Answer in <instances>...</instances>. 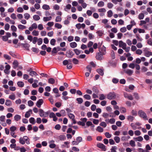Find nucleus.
<instances>
[{
  "instance_id": "1",
  "label": "nucleus",
  "mask_w": 152,
  "mask_h": 152,
  "mask_svg": "<svg viewBox=\"0 0 152 152\" xmlns=\"http://www.w3.org/2000/svg\"><path fill=\"white\" fill-rule=\"evenodd\" d=\"M116 97V94L114 92H109L107 95V98L109 100L114 99Z\"/></svg>"
},
{
  "instance_id": "2",
  "label": "nucleus",
  "mask_w": 152,
  "mask_h": 152,
  "mask_svg": "<svg viewBox=\"0 0 152 152\" xmlns=\"http://www.w3.org/2000/svg\"><path fill=\"white\" fill-rule=\"evenodd\" d=\"M106 53L105 50L103 52L98 53L96 56V59L99 60H102L103 58V55H104Z\"/></svg>"
},
{
  "instance_id": "3",
  "label": "nucleus",
  "mask_w": 152,
  "mask_h": 152,
  "mask_svg": "<svg viewBox=\"0 0 152 152\" xmlns=\"http://www.w3.org/2000/svg\"><path fill=\"white\" fill-rule=\"evenodd\" d=\"M138 114L140 117L143 118L145 120L148 119L146 113L142 110H140L138 111Z\"/></svg>"
},
{
  "instance_id": "4",
  "label": "nucleus",
  "mask_w": 152,
  "mask_h": 152,
  "mask_svg": "<svg viewBox=\"0 0 152 152\" xmlns=\"http://www.w3.org/2000/svg\"><path fill=\"white\" fill-rule=\"evenodd\" d=\"M39 114L40 117H45L48 116L49 113L48 112H44L41 109L39 110Z\"/></svg>"
},
{
  "instance_id": "5",
  "label": "nucleus",
  "mask_w": 152,
  "mask_h": 152,
  "mask_svg": "<svg viewBox=\"0 0 152 152\" xmlns=\"http://www.w3.org/2000/svg\"><path fill=\"white\" fill-rule=\"evenodd\" d=\"M143 51L144 53V55L146 57H149L151 56H152V52L148 50V48H143Z\"/></svg>"
},
{
  "instance_id": "6",
  "label": "nucleus",
  "mask_w": 152,
  "mask_h": 152,
  "mask_svg": "<svg viewBox=\"0 0 152 152\" xmlns=\"http://www.w3.org/2000/svg\"><path fill=\"white\" fill-rule=\"evenodd\" d=\"M6 35L2 36V39L4 41H6L8 40V38L10 37L11 36V34L9 32H6Z\"/></svg>"
},
{
  "instance_id": "7",
  "label": "nucleus",
  "mask_w": 152,
  "mask_h": 152,
  "mask_svg": "<svg viewBox=\"0 0 152 152\" xmlns=\"http://www.w3.org/2000/svg\"><path fill=\"white\" fill-rule=\"evenodd\" d=\"M124 96L125 98H127L130 100H132L133 99V97L131 94H129L126 92L124 93Z\"/></svg>"
},
{
  "instance_id": "8",
  "label": "nucleus",
  "mask_w": 152,
  "mask_h": 152,
  "mask_svg": "<svg viewBox=\"0 0 152 152\" xmlns=\"http://www.w3.org/2000/svg\"><path fill=\"white\" fill-rule=\"evenodd\" d=\"M76 27L79 30L81 28H84L86 26V25L84 23L81 24L78 23L76 24L75 25Z\"/></svg>"
},
{
  "instance_id": "9",
  "label": "nucleus",
  "mask_w": 152,
  "mask_h": 152,
  "mask_svg": "<svg viewBox=\"0 0 152 152\" xmlns=\"http://www.w3.org/2000/svg\"><path fill=\"white\" fill-rule=\"evenodd\" d=\"M97 145L98 148L101 149L103 151H106V148H105V146L103 144L101 143H99L97 144Z\"/></svg>"
},
{
  "instance_id": "10",
  "label": "nucleus",
  "mask_w": 152,
  "mask_h": 152,
  "mask_svg": "<svg viewBox=\"0 0 152 152\" xmlns=\"http://www.w3.org/2000/svg\"><path fill=\"white\" fill-rule=\"evenodd\" d=\"M37 25L35 23H33L31 25L29 28V30L30 31H32L33 29H36L37 28Z\"/></svg>"
},
{
  "instance_id": "11",
  "label": "nucleus",
  "mask_w": 152,
  "mask_h": 152,
  "mask_svg": "<svg viewBox=\"0 0 152 152\" xmlns=\"http://www.w3.org/2000/svg\"><path fill=\"white\" fill-rule=\"evenodd\" d=\"M119 47L122 48L123 49L126 46V43L122 41H120L119 42Z\"/></svg>"
},
{
  "instance_id": "12",
  "label": "nucleus",
  "mask_w": 152,
  "mask_h": 152,
  "mask_svg": "<svg viewBox=\"0 0 152 152\" xmlns=\"http://www.w3.org/2000/svg\"><path fill=\"white\" fill-rule=\"evenodd\" d=\"M43 103V100L42 99H39L37 102L36 103V105L38 107L40 108Z\"/></svg>"
},
{
  "instance_id": "13",
  "label": "nucleus",
  "mask_w": 152,
  "mask_h": 152,
  "mask_svg": "<svg viewBox=\"0 0 152 152\" xmlns=\"http://www.w3.org/2000/svg\"><path fill=\"white\" fill-rule=\"evenodd\" d=\"M125 72L129 76L131 75L133 73V71L130 69H128L124 70Z\"/></svg>"
},
{
  "instance_id": "14",
  "label": "nucleus",
  "mask_w": 152,
  "mask_h": 152,
  "mask_svg": "<svg viewBox=\"0 0 152 152\" xmlns=\"http://www.w3.org/2000/svg\"><path fill=\"white\" fill-rule=\"evenodd\" d=\"M32 113V110L31 109H30L28 111L26 112L25 116L26 118H28L30 116V114Z\"/></svg>"
},
{
  "instance_id": "15",
  "label": "nucleus",
  "mask_w": 152,
  "mask_h": 152,
  "mask_svg": "<svg viewBox=\"0 0 152 152\" xmlns=\"http://www.w3.org/2000/svg\"><path fill=\"white\" fill-rule=\"evenodd\" d=\"M133 139L135 141L139 142H141L143 140V137L141 136H139L137 137H134L133 138Z\"/></svg>"
},
{
  "instance_id": "16",
  "label": "nucleus",
  "mask_w": 152,
  "mask_h": 152,
  "mask_svg": "<svg viewBox=\"0 0 152 152\" xmlns=\"http://www.w3.org/2000/svg\"><path fill=\"white\" fill-rule=\"evenodd\" d=\"M52 17L51 16L49 17H45L43 18V20L45 22H46L51 20Z\"/></svg>"
},
{
  "instance_id": "17",
  "label": "nucleus",
  "mask_w": 152,
  "mask_h": 152,
  "mask_svg": "<svg viewBox=\"0 0 152 152\" xmlns=\"http://www.w3.org/2000/svg\"><path fill=\"white\" fill-rule=\"evenodd\" d=\"M23 138L25 142L27 144H30L29 142V138L26 136H24Z\"/></svg>"
},
{
  "instance_id": "18",
  "label": "nucleus",
  "mask_w": 152,
  "mask_h": 152,
  "mask_svg": "<svg viewBox=\"0 0 152 152\" xmlns=\"http://www.w3.org/2000/svg\"><path fill=\"white\" fill-rule=\"evenodd\" d=\"M77 44L75 42H72L70 43V46L72 48H75L77 47Z\"/></svg>"
},
{
  "instance_id": "19",
  "label": "nucleus",
  "mask_w": 152,
  "mask_h": 152,
  "mask_svg": "<svg viewBox=\"0 0 152 152\" xmlns=\"http://www.w3.org/2000/svg\"><path fill=\"white\" fill-rule=\"evenodd\" d=\"M21 116L19 115H16L14 117V120L16 121H18L21 119Z\"/></svg>"
},
{
  "instance_id": "20",
  "label": "nucleus",
  "mask_w": 152,
  "mask_h": 152,
  "mask_svg": "<svg viewBox=\"0 0 152 152\" xmlns=\"http://www.w3.org/2000/svg\"><path fill=\"white\" fill-rule=\"evenodd\" d=\"M12 102L9 99H7L6 100L5 103V104L6 105L8 106H10L12 105Z\"/></svg>"
},
{
  "instance_id": "21",
  "label": "nucleus",
  "mask_w": 152,
  "mask_h": 152,
  "mask_svg": "<svg viewBox=\"0 0 152 152\" xmlns=\"http://www.w3.org/2000/svg\"><path fill=\"white\" fill-rule=\"evenodd\" d=\"M42 8L43 9L46 10H49L50 9L49 6L46 4H45L43 5L42 6Z\"/></svg>"
},
{
  "instance_id": "22",
  "label": "nucleus",
  "mask_w": 152,
  "mask_h": 152,
  "mask_svg": "<svg viewBox=\"0 0 152 152\" xmlns=\"http://www.w3.org/2000/svg\"><path fill=\"white\" fill-rule=\"evenodd\" d=\"M55 82L54 79L52 78H50L48 80V83H49L53 84H54Z\"/></svg>"
},
{
  "instance_id": "23",
  "label": "nucleus",
  "mask_w": 152,
  "mask_h": 152,
  "mask_svg": "<svg viewBox=\"0 0 152 152\" xmlns=\"http://www.w3.org/2000/svg\"><path fill=\"white\" fill-rule=\"evenodd\" d=\"M13 67L14 69H16L18 66V62L16 60H14L13 63Z\"/></svg>"
},
{
  "instance_id": "24",
  "label": "nucleus",
  "mask_w": 152,
  "mask_h": 152,
  "mask_svg": "<svg viewBox=\"0 0 152 152\" xmlns=\"http://www.w3.org/2000/svg\"><path fill=\"white\" fill-rule=\"evenodd\" d=\"M9 98L12 100H14L15 99V95L13 93L9 96Z\"/></svg>"
},
{
  "instance_id": "25",
  "label": "nucleus",
  "mask_w": 152,
  "mask_h": 152,
  "mask_svg": "<svg viewBox=\"0 0 152 152\" xmlns=\"http://www.w3.org/2000/svg\"><path fill=\"white\" fill-rule=\"evenodd\" d=\"M10 132H14L16 130L17 128L15 126H11L10 128Z\"/></svg>"
},
{
  "instance_id": "26",
  "label": "nucleus",
  "mask_w": 152,
  "mask_h": 152,
  "mask_svg": "<svg viewBox=\"0 0 152 152\" xmlns=\"http://www.w3.org/2000/svg\"><path fill=\"white\" fill-rule=\"evenodd\" d=\"M32 34L33 36H38L39 34V32L38 31L34 30L32 31Z\"/></svg>"
},
{
  "instance_id": "27",
  "label": "nucleus",
  "mask_w": 152,
  "mask_h": 152,
  "mask_svg": "<svg viewBox=\"0 0 152 152\" xmlns=\"http://www.w3.org/2000/svg\"><path fill=\"white\" fill-rule=\"evenodd\" d=\"M71 8V4H67L64 9V10L66 11H67L68 10H69Z\"/></svg>"
},
{
  "instance_id": "28",
  "label": "nucleus",
  "mask_w": 152,
  "mask_h": 152,
  "mask_svg": "<svg viewBox=\"0 0 152 152\" xmlns=\"http://www.w3.org/2000/svg\"><path fill=\"white\" fill-rule=\"evenodd\" d=\"M114 139L116 143H118L120 142V138L118 136H115L114 138Z\"/></svg>"
},
{
  "instance_id": "29",
  "label": "nucleus",
  "mask_w": 152,
  "mask_h": 152,
  "mask_svg": "<svg viewBox=\"0 0 152 152\" xmlns=\"http://www.w3.org/2000/svg\"><path fill=\"white\" fill-rule=\"evenodd\" d=\"M136 37L137 38L138 41L141 42L142 40V38L140 36V35L138 34H136Z\"/></svg>"
},
{
  "instance_id": "30",
  "label": "nucleus",
  "mask_w": 152,
  "mask_h": 152,
  "mask_svg": "<svg viewBox=\"0 0 152 152\" xmlns=\"http://www.w3.org/2000/svg\"><path fill=\"white\" fill-rule=\"evenodd\" d=\"M33 18L35 20L37 21L40 19V18L37 15H34L33 16Z\"/></svg>"
},
{
  "instance_id": "31",
  "label": "nucleus",
  "mask_w": 152,
  "mask_h": 152,
  "mask_svg": "<svg viewBox=\"0 0 152 152\" xmlns=\"http://www.w3.org/2000/svg\"><path fill=\"white\" fill-rule=\"evenodd\" d=\"M17 84L18 86L20 87H22L24 86V83L22 81L18 82L17 83Z\"/></svg>"
},
{
  "instance_id": "32",
  "label": "nucleus",
  "mask_w": 152,
  "mask_h": 152,
  "mask_svg": "<svg viewBox=\"0 0 152 152\" xmlns=\"http://www.w3.org/2000/svg\"><path fill=\"white\" fill-rule=\"evenodd\" d=\"M55 27L58 29H61L62 27V26L59 23H56L55 24Z\"/></svg>"
},
{
  "instance_id": "33",
  "label": "nucleus",
  "mask_w": 152,
  "mask_h": 152,
  "mask_svg": "<svg viewBox=\"0 0 152 152\" xmlns=\"http://www.w3.org/2000/svg\"><path fill=\"white\" fill-rule=\"evenodd\" d=\"M83 98L89 100L91 99V96L88 94H85L83 96Z\"/></svg>"
},
{
  "instance_id": "34",
  "label": "nucleus",
  "mask_w": 152,
  "mask_h": 152,
  "mask_svg": "<svg viewBox=\"0 0 152 152\" xmlns=\"http://www.w3.org/2000/svg\"><path fill=\"white\" fill-rule=\"evenodd\" d=\"M18 28L19 29H23L26 28V27L21 24H19L18 25Z\"/></svg>"
},
{
  "instance_id": "35",
  "label": "nucleus",
  "mask_w": 152,
  "mask_h": 152,
  "mask_svg": "<svg viewBox=\"0 0 152 152\" xmlns=\"http://www.w3.org/2000/svg\"><path fill=\"white\" fill-rule=\"evenodd\" d=\"M76 101H77V103L79 104H81L83 102V99L81 98H77Z\"/></svg>"
},
{
  "instance_id": "36",
  "label": "nucleus",
  "mask_w": 152,
  "mask_h": 152,
  "mask_svg": "<svg viewBox=\"0 0 152 152\" xmlns=\"http://www.w3.org/2000/svg\"><path fill=\"white\" fill-rule=\"evenodd\" d=\"M120 112L121 113H126V109L124 107H121L120 109Z\"/></svg>"
},
{
  "instance_id": "37",
  "label": "nucleus",
  "mask_w": 152,
  "mask_h": 152,
  "mask_svg": "<svg viewBox=\"0 0 152 152\" xmlns=\"http://www.w3.org/2000/svg\"><path fill=\"white\" fill-rule=\"evenodd\" d=\"M29 121L32 124H34L35 123L34 118L33 117L29 119Z\"/></svg>"
},
{
  "instance_id": "38",
  "label": "nucleus",
  "mask_w": 152,
  "mask_h": 152,
  "mask_svg": "<svg viewBox=\"0 0 152 152\" xmlns=\"http://www.w3.org/2000/svg\"><path fill=\"white\" fill-rule=\"evenodd\" d=\"M129 144L132 147H134L135 146V142L133 140H131L129 142Z\"/></svg>"
},
{
  "instance_id": "39",
  "label": "nucleus",
  "mask_w": 152,
  "mask_h": 152,
  "mask_svg": "<svg viewBox=\"0 0 152 152\" xmlns=\"http://www.w3.org/2000/svg\"><path fill=\"white\" fill-rule=\"evenodd\" d=\"M99 99L100 100H104L105 99L106 97L103 94H101L99 95Z\"/></svg>"
},
{
  "instance_id": "40",
  "label": "nucleus",
  "mask_w": 152,
  "mask_h": 152,
  "mask_svg": "<svg viewBox=\"0 0 152 152\" xmlns=\"http://www.w3.org/2000/svg\"><path fill=\"white\" fill-rule=\"evenodd\" d=\"M107 16L109 18L111 17L113 15V12L111 10H110L107 12Z\"/></svg>"
},
{
  "instance_id": "41",
  "label": "nucleus",
  "mask_w": 152,
  "mask_h": 152,
  "mask_svg": "<svg viewBox=\"0 0 152 152\" xmlns=\"http://www.w3.org/2000/svg\"><path fill=\"white\" fill-rule=\"evenodd\" d=\"M22 45L23 47L25 48L27 50H29V48L30 47V45L28 44L27 43L23 44Z\"/></svg>"
},
{
  "instance_id": "42",
  "label": "nucleus",
  "mask_w": 152,
  "mask_h": 152,
  "mask_svg": "<svg viewBox=\"0 0 152 152\" xmlns=\"http://www.w3.org/2000/svg\"><path fill=\"white\" fill-rule=\"evenodd\" d=\"M144 17V15L143 13H140L138 15V18L140 20L142 19Z\"/></svg>"
},
{
  "instance_id": "43",
  "label": "nucleus",
  "mask_w": 152,
  "mask_h": 152,
  "mask_svg": "<svg viewBox=\"0 0 152 152\" xmlns=\"http://www.w3.org/2000/svg\"><path fill=\"white\" fill-rule=\"evenodd\" d=\"M12 31L13 32H15L17 31V28L14 25H12L11 26Z\"/></svg>"
},
{
  "instance_id": "44",
  "label": "nucleus",
  "mask_w": 152,
  "mask_h": 152,
  "mask_svg": "<svg viewBox=\"0 0 152 152\" xmlns=\"http://www.w3.org/2000/svg\"><path fill=\"white\" fill-rule=\"evenodd\" d=\"M134 117L131 115H129L127 117V120L131 121H132L134 120Z\"/></svg>"
},
{
  "instance_id": "45",
  "label": "nucleus",
  "mask_w": 152,
  "mask_h": 152,
  "mask_svg": "<svg viewBox=\"0 0 152 152\" xmlns=\"http://www.w3.org/2000/svg\"><path fill=\"white\" fill-rule=\"evenodd\" d=\"M96 130L99 132H102L103 131V129L100 126L97 127Z\"/></svg>"
},
{
  "instance_id": "46",
  "label": "nucleus",
  "mask_w": 152,
  "mask_h": 152,
  "mask_svg": "<svg viewBox=\"0 0 152 152\" xmlns=\"http://www.w3.org/2000/svg\"><path fill=\"white\" fill-rule=\"evenodd\" d=\"M24 18L26 20H28L30 17V15L28 13H26L24 15Z\"/></svg>"
},
{
  "instance_id": "47",
  "label": "nucleus",
  "mask_w": 152,
  "mask_h": 152,
  "mask_svg": "<svg viewBox=\"0 0 152 152\" xmlns=\"http://www.w3.org/2000/svg\"><path fill=\"white\" fill-rule=\"evenodd\" d=\"M19 142L22 145H24L25 143V142L23 137H20L19 139Z\"/></svg>"
},
{
  "instance_id": "48",
  "label": "nucleus",
  "mask_w": 152,
  "mask_h": 152,
  "mask_svg": "<svg viewBox=\"0 0 152 152\" xmlns=\"http://www.w3.org/2000/svg\"><path fill=\"white\" fill-rule=\"evenodd\" d=\"M98 36L101 37L102 36L103 33V31H98L96 32Z\"/></svg>"
},
{
  "instance_id": "49",
  "label": "nucleus",
  "mask_w": 152,
  "mask_h": 152,
  "mask_svg": "<svg viewBox=\"0 0 152 152\" xmlns=\"http://www.w3.org/2000/svg\"><path fill=\"white\" fill-rule=\"evenodd\" d=\"M135 53L136 54L140 55L142 53V51L140 49H137Z\"/></svg>"
},
{
  "instance_id": "50",
  "label": "nucleus",
  "mask_w": 152,
  "mask_h": 152,
  "mask_svg": "<svg viewBox=\"0 0 152 152\" xmlns=\"http://www.w3.org/2000/svg\"><path fill=\"white\" fill-rule=\"evenodd\" d=\"M61 17L57 16L56 18L55 21L56 22H60L61 21Z\"/></svg>"
},
{
  "instance_id": "51",
  "label": "nucleus",
  "mask_w": 152,
  "mask_h": 152,
  "mask_svg": "<svg viewBox=\"0 0 152 152\" xmlns=\"http://www.w3.org/2000/svg\"><path fill=\"white\" fill-rule=\"evenodd\" d=\"M134 134L136 136H140L141 134V133L139 130H137L134 132Z\"/></svg>"
},
{
  "instance_id": "52",
  "label": "nucleus",
  "mask_w": 152,
  "mask_h": 152,
  "mask_svg": "<svg viewBox=\"0 0 152 152\" xmlns=\"http://www.w3.org/2000/svg\"><path fill=\"white\" fill-rule=\"evenodd\" d=\"M3 57L5 59L7 60H10L11 58V57L10 56L6 54H4Z\"/></svg>"
},
{
  "instance_id": "53",
  "label": "nucleus",
  "mask_w": 152,
  "mask_h": 152,
  "mask_svg": "<svg viewBox=\"0 0 152 152\" xmlns=\"http://www.w3.org/2000/svg\"><path fill=\"white\" fill-rule=\"evenodd\" d=\"M56 42V40L54 39H52L50 41V44L52 45H54Z\"/></svg>"
},
{
  "instance_id": "54",
  "label": "nucleus",
  "mask_w": 152,
  "mask_h": 152,
  "mask_svg": "<svg viewBox=\"0 0 152 152\" xmlns=\"http://www.w3.org/2000/svg\"><path fill=\"white\" fill-rule=\"evenodd\" d=\"M97 5L99 7H102L104 5V3L102 1H100L98 3Z\"/></svg>"
},
{
  "instance_id": "55",
  "label": "nucleus",
  "mask_w": 152,
  "mask_h": 152,
  "mask_svg": "<svg viewBox=\"0 0 152 152\" xmlns=\"http://www.w3.org/2000/svg\"><path fill=\"white\" fill-rule=\"evenodd\" d=\"M10 27V26L8 23H6L5 24L4 26V29L6 31L9 30Z\"/></svg>"
},
{
  "instance_id": "56",
  "label": "nucleus",
  "mask_w": 152,
  "mask_h": 152,
  "mask_svg": "<svg viewBox=\"0 0 152 152\" xmlns=\"http://www.w3.org/2000/svg\"><path fill=\"white\" fill-rule=\"evenodd\" d=\"M72 61L73 63L75 64H78L79 62L78 60L75 58H73L72 60Z\"/></svg>"
},
{
  "instance_id": "57",
  "label": "nucleus",
  "mask_w": 152,
  "mask_h": 152,
  "mask_svg": "<svg viewBox=\"0 0 152 152\" xmlns=\"http://www.w3.org/2000/svg\"><path fill=\"white\" fill-rule=\"evenodd\" d=\"M97 72L99 74L101 75H104V72L101 69H97Z\"/></svg>"
},
{
  "instance_id": "58",
  "label": "nucleus",
  "mask_w": 152,
  "mask_h": 152,
  "mask_svg": "<svg viewBox=\"0 0 152 152\" xmlns=\"http://www.w3.org/2000/svg\"><path fill=\"white\" fill-rule=\"evenodd\" d=\"M105 135L106 137L107 138H110L111 137L112 135L110 134L108 132H106L105 133Z\"/></svg>"
},
{
  "instance_id": "59",
  "label": "nucleus",
  "mask_w": 152,
  "mask_h": 152,
  "mask_svg": "<svg viewBox=\"0 0 152 152\" xmlns=\"http://www.w3.org/2000/svg\"><path fill=\"white\" fill-rule=\"evenodd\" d=\"M136 46L137 47V48H142L143 45L142 43L141 42H138Z\"/></svg>"
},
{
  "instance_id": "60",
  "label": "nucleus",
  "mask_w": 152,
  "mask_h": 152,
  "mask_svg": "<svg viewBox=\"0 0 152 152\" xmlns=\"http://www.w3.org/2000/svg\"><path fill=\"white\" fill-rule=\"evenodd\" d=\"M37 41V44L38 45H41L42 43L43 42L42 39L41 38H39L38 39Z\"/></svg>"
},
{
  "instance_id": "61",
  "label": "nucleus",
  "mask_w": 152,
  "mask_h": 152,
  "mask_svg": "<svg viewBox=\"0 0 152 152\" xmlns=\"http://www.w3.org/2000/svg\"><path fill=\"white\" fill-rule=\"evenodd\" d=\"M53 9L56 10H58L60 9V7L57 4H55L53 6Z\"/></svg>"
},
{
  "instance_id": "62",
  "label": "nucleus",
  "mask_w": 152,
  "mask_h": 152,
  "mask_svg": "<svg viewBox=\"0 0 152 152\" xmlns=\"http://www.w3.org/2000/svg\"><path fill=\"white\" fill-rule=\"evenodd\" d=\"M117 149V147L116 146H113L112 147V148L111 149V152H117L116 150Z\"/></svg>"
},
{
  "instance_id": "63",
  "label": "nucleus",
  "mask_w": 152,
  "mask_h": 152,
  "mask_svg": "<svg viewBox=\"0 0 152 152\" xmlns=\"http://www.w3.org/2000/svg\"><path fill=\"white\" fill-rule=\"evenodd\" d=\"M28 106L31 107L34 104V102L31 100L28 101Z\"/></svg>"
},
{
  "instance_id": "64",
  "label": "nucleus",
  "mask_w": 152,
  "mask_h": 152,
  "mask_svg": "<svg viewBox=\"0 0 152 152\" xmlns=\"http://www.w3.org/2000/svg\"><path fill=\"white\" fill-rule=\"evenodd\" d=\"M147 44L151 46H152V39L151 38L148 40Z\"/></svg>"
}]
</instances>
